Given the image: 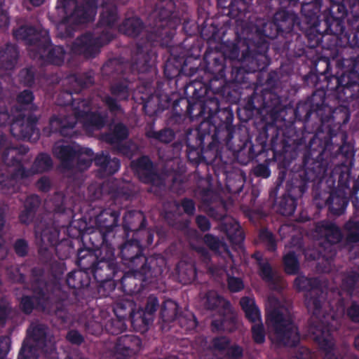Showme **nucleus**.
<instances>
[{"label":"nucleus","mask_w":359,"mask_h":359,"mask_svg":"<svg viewBox=\"0 0 359 359\" xmlns=\"http://www.w3.org/2000/svg\"><path fill=\"white\" fill-rule=\"evenodd\" d=\"M175 2L172 0H161L156 4L151 30L146 34L144 43H137L133 51L130 60L119 62L117 59H110L102 66L103 74L117 78L109 86L110 94L101 96L103 104L112 114L122 111L121 102L128 101L135 88L133 83L137 80L135 87L142 94L140 100L144 113L152 115L151 102L154 98V79L156 74L154 65L156 55L149 48L152 46L170 47L180 19L174 15Z\"/></svg>","instance_id":"obj_1"},{"label":"nucleus","mask_w":359,"mask_h":359,"mask_svg":"<svg viewBox=\"0 0 359 359\" xmlns=\"http://www.w3.org/2000/svg\"><path fill=\"white\" fill-rule=\"evenodd\" d=\"M316 117L319 124L315 133L306 130L309 126L304 122V118L298 119L302 126L299 129L290 126L285 135H290L288 144L292 149L297 151L298 156L302 157L305 165L311 170H316L320 163L325 169L322 180L327 172L329 162L338 155L345 158H349L354 154V147L347 142L348 135L344 131L339 130L343 125L350 120V113L348 109L342 107L334 111V114L329 113L328 107H316ZM310 121V119L309 120Z\"/></svg>","instance_id":"obj_2"},{"label":"nucleus","mask_w":359,"mask_h":359,"mask_svg":"<svg viewBox=\"0 0 359 359\" xmlns=\"http://www.w3.org/2000/svg\"><path fill=\"white\" fill-rule=\"evenodd\" d=\"M277 135L271 140V148L275 160L278 163V175L274 187L269 191V198L274 200L276 211L283 216L294 214L297 199L308 190L311 182H321L325 169L318 163L315 170L305 165L303 161L299 165L295 164L290 171V179L286 183L284 193L277 198L280 189L286 179L287 171L293 161L299 157L297 151L292 149L287 141L277 142Z\"/></svg>","instance_id":"obj_3"},{"label":"nucleus","mask_w":359,"mask_h":359,"mask_svg":"<svg viewBox=\"0 0 359 359\" xmlns=\"http://www.w3.org/2000/svg\"><path fill=\"white\" fill-rule=\"evenodd\" d=\"M278 81V74L276 72H271L268 74L265 84L269 88L262 89L260 93L254 91L248 97L243 110L246 114L247 119H251L255 115L261 116L260 121L256 124L262 125L260 133L257 137V142L262 151L264 149V143L269 133L273 134L272 139L277 135V142L288 141L289 136L285 135L286 129L290 126L296 127L293 122L289 124L283 123L285 119L283 114L285 107L282 104L280 97L273 91Z\"/></svg>","instance_id":"obj_4"},{"label":"nucleus","mask_w":359,"mask_h":359,"mask_svg":"<svg viewBox=\"0 0 359 359\" xmlns=\"http://www.w3.org/2000/svg\"><path fill=\"white\" fill-rule=\"evenodd\" d=\"M346 4L341 0H313L304 2L301 6L306 23L311 25L307 28L308 45L309 48H316L320 45L325 35L344 41L347 45V37L351 32H346L345 22L348 15Z\"/></svg>","instance_id":"obj_5"},{"label":"nucleus","mask_w":359,"mask_h":359,"mask_svg":"<svg viewBox=\"0 0 359 359\" xmlns=\"http://www.w3.org/2000/svg\"><path fill=\"white\" fill-rule=\"evenodd\" d=\"M310 25L302 14L300 20L294 12L281 8L274 13L272 21L265 24L262 29L256 28L254 37H262L269 43V39L273 40L272 48L280 57H299L305 52L304 48L295 51L298 43L301 44L302 35L309 47L306 30Z\"/></svg>","instance_id":"obj_6"},{"label":"nucleus","mask_w":359,"mask_h":359,"mask_svg":"<svg viewBox=\"0 0 359 359\" xmlns=\"http://www.w3.org/2000/svg\"><path fill=\"white\" fill-rule=\"evenodd\" d=\"M336 66L346 67L345 82L342 83L337 98L339 104V106L332 108L325 104V91L318 90L313 93L310 104L305 103L297 106L294 110L296 119H302V117H303L305 123H307L311 116H316V109L317 106L320 107V108L328 107L329 113H332V114H334V111L342 107H346L350 114L351 107L354 109L359 107V55L339 59L337 61Z\"/></svg>","instance_id":"obj_7"},{"label":"nucleus","mask_w":359,"mask_h":359,"mask_svg":"<svg viewBox=\"0 0 359 359\" xmlns=\"http://www.w3.org/2000/svg\"><path fill=\"white\" fill-rule=\"evenodd\" d=\"M294 287L299 292H306L305 305L308 311L312 314L309 321V332L313 336L320 349L325 352L324 359H339L334 353V344L330 330L319 319L327 298V293L322 288L320 280L318 278L298 276L294 279Z\"/></svg>","instance_id":"obj_8"},{"label":"nucleus","mask_w":359,"mask_h":359,"mask_svg":"<svg viewBox=\"0 0 359 359\" xmlns=\"http://www.w3.org/2000/svg\"><path fill=\"white\" fill-rule=\"evenodd\" d=\"M45 272L41 267L31 270V290L32 295L23 294L19 299V309L25 315L34 310L52 311L62 323H67L69 313L66 305L69 303L68 294L56 284L50 288L45 281Z\"/></svg>","instance_id":"obj_9"},{"label":"nucleus","mask_w":359,"mask_h":359,"mask_svg":"<svg viewBox=\"0 0 359 359\" xmlns=\"http://www.w3.org/2000/svg\"><path fill=\"white\" fill-rule=\"evenodd\" d=\"M90 275L89 271L81 269L72 271L67 274L65 281L67 286L74 290L72 291L74 299L66 292L69 300L66 307L69 304H75L78 313L81 315L80 320L86 329L90 330L91 327H95V332L92 333L97 334L102 330V326L99 322L100 318L97 316L100 309L95 308V298L90 294ZM66 311H67V308Z\"/></svg>","instance_id":"obj_10"},{"label":"nucleus","mask_w":359,"mask_h":359,"mask_svg":"<svg viewBox=\"0 0 359 359\" xmlns=\"http://www.w3.org/2000/svg\"><path fill=\"white\" fill-rule=\"evenodd\" d=\"M147 224V219L141 211H129L123 217V229L126 241L120 246L119 256L128 269L156 267L157 260L147 257L138 233Z\"/></svg>","instance_id":"obj_11"},{"label":"nucleus","mask_w":359,"mask_h":359,"mask_svg":"<svg viewBox=\"0 0 359 359\" xmlns=\"http://www.w3.org/2000/svg\"><path fill=\"white\" fill-rule=\"evenodd\" d=\"M243 44L246 49L241 54V66L231 64L229 81L231 84L243 86L241 88H248L252 83L250 75L266 70L271 63V58L267 55L269 43L262 37L245 39Z\"/></svg>","instance_id":"obj_12"},{"label":"nucleus","mask_w":359,"mask_h":359,"mask_svg":"<svg viewBox=\"0 0 359 359\" xmlns=\"http://www.w3.org/2000/svg\"><path fill=\"white\" fill-rule=\"evenodd\" d=\"M13 37L28 46L29 55L34 60L55 66L65 63L67 51L62 46L52 44L48 31H39L32 25H22L13 31Z\"/></svg>","instance_id":"obj_13"},{"label":"nucleus","mask_w":359,"mask_h":359,"mask_svg":"<svg viewBox=\"0 0 359 359\" xmlns=\"http://www.w3.org/2000/svg\"><path fill=\"white\" fill-rule=\"evenodd\" d=\"M226 55L218 50L207 49L200 68L190 67V76L197 74L193 81H203L215 94H229L228 81L226 79Z\"/></svg>","instance_id":"obj_14"},{"label":"nucleus","mask_w":359,"mask_h":359,"mask_svg":"<svg viewBox=\"0 0 359 359\" xmlns=\"http://www.w3.org/2000/svg\"><path fill=\"white\" fill-rule=\"evenodd\" d=\"M107 118V115L98 111H92L89 102L83 99L78 102V107L74 108V115H53L49 125L53 133H59L67 137L70 135V130L77 122L81 123L87 130H100L105 126Z\"/></svg>","instance_id":"obj_15"},{"label":"nucleus","mask_w":359,"mask_h":359,"mask_svg":"<svg viewBox=\"0 0 359 359\" xmlns=\"http://www.w3.org/2000/svg\"><path fill=\"white\" fill-rule=\"evenodd\" d=\"M230 86H228L229 94L224 95L227 98L231 96ZM184 93L191 95L192 99H181L176 102L175 107L179 103L182 104L189 114H193V110H197L196 120L210 119L215 116L219 108V100L212 90L206 86L203 81H190L184 87ZM223 97V95L218 94Z\"/></svg>","instance_id":"obj_16"},{"label":"nucleus","mask_w":359,"mask_h":359,"mask_svg":"<svg viewBox=\"0 0 359 359\" xmlns=\"http://www.w3.org/2000/svg\"><path fill=\"white\" fill-rule=\"evenodd\" d=\"M256 128L257 133L255 135V141H251L248 135H245L243 140H241V144H238V149L236 151V156L238 161L242 165H247L250 161L257 158H260L259 160H261L262 156L266 158L264 163H258L252 168V173L257 177L267 179L271 174L269 165V163L271 160L273 159L276 161L278 166V163L274 158L273 152L271 146L273 134L271 132L269 133L264 143L262 144L265 146L264 149L262 151H259V147L257 148V145H259L257 142V137L260 133L262 125L256 124Z\"/></svg>","instance_id":"obj_17"},{"label":"nucleus","mask_w":359,"mask_h":359,"mask_svg":"<svg viewBox=\"0 0 359 359\" xmlns=\"http://www.w3.org/2000/svg\"><path fill=\"white\" fill-rule=\"evenodd\" d=\"M116 259V257H107L104 254L84 247L78 250L76 263L81 269L89 271L97 283L104 286L107 283L111 285L119 271Z\"/></svg>","instance_id":"obj_18"},{"label":"nucleus","mask_w":359,"mask_h":359,"mask_svg":"<svg viewBox=\"0 0 359 359\" xmlns=\"http://www.w3.org/2000/svg\"><path fill=\"white\" fill-rule=\"evenodd\" d=\"M24 155H20L19 164H16L11 175H6L0 168V191L3 194L11 195L17 193L20 189L19 180L48 171L53 167L50 156L46 153H40L36 157L32 167L27 169L22 162Z\"/></svg>","instance_id":"obj_19"},{"label":"nucleus","mask_w":359,"mask_h":359,"mask_svg":"<svg viewBox=\"0 0 359 359\" xmlns=\"http://www.w3.org/2000/svg\"><path fill=\"white\" fill-rule=\"evenodd\" d=\"M266 319L273 329V341L275 344L288 348H294L299 345V328L292 317L285 315L281 308L268 309L266 311Z\"/></svg>","instance_id":"obj_20"},{"label":"nucleus","mask_w":359,"mask_h":359,"mask_svg":"<svg viewBox=\"0 0 359 359\" xmlns=\"http://www.w3.org/2000/svg\"><path fill=\"white\" fill-rule=\"evenodd\" d=\"M38 121L39 117L36 114L16 112L14 107L10 109L0 107V127L9 126L11 135L17 139L30 142L39 140Z\"/></svg>","instance_id":"obj_21"},{"label":"nucleus","mask_w":359,"mask_h":359,"mask_svg":"<svg viewBox=\"0 0 359 359\" xmlns=\"http://www.w3.org/2000/svg\"><path fill=\"white\" fill-rule=\"evenodd\" d=\"M234 114L230 107L218 110L210 119L202 120L197 127L212 140L213 144H229L236 133V126L233 124Z\"/></svg>","instance_id":"obj_22"},{"label":"nucleus","mask_w":359,"mask_h":359,"mask_svg":"<svg viewBox=\"0 0 359 359\" xmlns=\"http://www.w3.org/2000/svg\"><path fill=\"white\" fill-rule=\"evenodd\" d=\"M95 83V73L93 70L83 72H77L67 76L63 81V88L57 97V104L60 106H71L72 114L75 107H78L76 100L73 97L74 94H79L85 89L93 86Z\"/></svg>","instance_id":"obj_23"},{"label":"nucleus","mask_w":359,"mask_h":359,"mask_svg":"<svg viewBox=\"0 0 359 359\" xmlns=\"http://www.w3.org/2000/svg\"><path fill=\"white\" fill-rule=\"evenodd\" d=\"M162 273L161 266L129 269L121 279V287L128 295L139 294L149 285L155 283Z\"/></svg>","instance_id":"obj_24"},{"label":"nucleus","mask_w":359,"mask_h":359,"mask_svg":"<svg viewBox=\"0 0 359 359\" xmlns=\"http://www.w3.org/2000/svg\"><path fill=\"white\" fill-rule=\"evenodd\" d=\"M205 306L208 310H217L219 312L218 318H215L211 322L213 332H231L234 330L236 318L231 313V304L228 300L215 292H208L205 297Z\"/></svg>","instance_id":"obj_25"},{"label":"nucleus","mask_w":359,"mask_h":359,"mask_svg":"<svg viewBox=\"0 0 359 359\" xmlns=\"http://www.w3.org/2000/svg\"><path fill=\"white\" fill-rule=\"evenodd\" d=\"M99 4L100 0H85L80 4L76 0H59L56 8L62 9L64 22L81 25L94 20Z\"/></svg>","instance_id":"obj_26"},{"label":"nucleus","mask_w":359,"mask_h":359,"mask_svg":"<svg viewBox=\"0 0 359 359\" xmlns=\"http://www.w3.org/2000/svg\"><path fill=\"white\" fill-rule=\"evenodd\" d=\"M211 142L212 140H209L197 127L188 128L184 139L188 161L198 165L205 161V154L211 152L216 155L219 145L216 143L210 145Z\"/></svg>","instance_id":"obj_27"},{"label":"nucleus","mask_w":359,"mask_h":359,"mask_svg":"<svg viewBox=\"0 0 359 359\" xmlns=\"http://www.w3.org/2000/svg\"><path fill=\"white\" fill-rule=\"evenodd\" d=\"M114 38V34L105 29L99 34L86 32L74 40L71 51L74 55H81L86 59L94 58L100 52L101 48L108 44Z\"/></svg>","instance_id":"obj_28"},{"label":"nucleus","mask_w":359,"mask_h":359,"mask_svg":"<svg viewBox=\"0 0 359 359\" xmlns=\"http://www.w3.org/2000/svg\"><path fill=\"white\" fill-rule=\"evenodd\" d=\"M29 339L23 341L19 351L18 359H38L39 351L46 352L47 327L43 324L34 326L32 331L28 330Z\"/></svg>","instance_id":"obj_29"},{"label":"nucleus","mask_w":359,"mask_h":359,"mask_svg":"<svg viewBox=\"0 0 359 359\" xmlns=\"http://www.w3.org/2000/svg\"><path fill=\"white\" fill-rule=\"evenodd\" d=\"M311 234L315 240L330 245L340 243L343 238L341 229L334 222L327 219L315 222Z\"/></svg>","instance_id":"obj_30"},{"label":"nucleus","mask_w":359,"mask_h":359,"mask_svg":"<svg viewBox=\"0 0 359 359\" xmlns=\"http://www.w3.org/2000/svg\"><path fill=\"white\" fill-rule=\"evenodd\" d=\"M29 148L24 145L11 146L7 136L0 130V159L8 167L15 168L21 154H26Z\"/></svg>","instance_id":"obj_31"},{"label":"nucleus","mask_w":359,"mask_h":359,"mask_svg":"<svg viewBox=\"0 0 359 359\" xmlns=\"http://www.w3.org/2000/svg\"><path fill=\"white\" fill-rule=\"evenodd\" d=\"M131 167L144 184H155L160 180L156 166L148 156L143 155L133 160L131 162Z\"/></svg>","instance_id":"obj_32"},{"label":"nucleus","mask_w":359,"mask_h":359,"mask_svg":"<svg viewBox=\"0 0 359 359\" xmlns=\"http://www.w3.org/2000/svg\"><path fill=\"white\" fill-rule=\"evenodd\" d=\"M184 95H185V97H182L178 99H176L175 100H172L170 98V97L168 95H161L160 96H157V95L156 96L154 95V99L156 100L157 107H156V109L155 107L152 110L150 109V111H152V114H153V113L156 112L157 110L163 111V110L167 109L171 107L174 116H181L182 115H184V116H189L192 121H194L195 119L196 120L197 110H193V114H189L187 111V108L182 104L179 103V104H177V107H175L176 102L179 101L180 100H181V99H187V100L192 99V97L191 95H186L185 93H184Z\"/></svg>","instance_id":"obj_33"},{"label":"nucleus","mask_w":359,"mask_h":359,"mask_svg":"<svg viewBox=\"0 0 359 359\" xmlns=\"http://www.w3.org/2000/svg\"><path fill=\"white\" fill-rule=\"evenodd\" d=\"M348 194H341L337 191H333L326 199L323 204L316 202L317 198H314L315 203L318 210H321L324 206L328 208V214L333 216H340L344 213L349 202Z\"/></svg>","instance_id":"obj_34"},{"label":"nucleus","mask_w":359,"mask_h":359,"mask_svg":"<svg viewBox=\"0 0 359 359\" xmlns=\"http://www.w3.org/2000/svg\"><path fill=\"white\" fill-rule=\"evenodd\" d=\"M113 238L106 231L96 227L89 233V241L91 244L90 248L99 252L100 254H104L106 257H115L114 248L111 243Z\"/></svg>","instance_id":"obj_35"},{"label":"nucleus","mask_w":359,"mask_h":359,"mask_svg":"<svg viewBox=\"0 0 359 359\" xmlns=\"http://www.w3.org/2000/svg\"><path fill=\"white\" fill-rule=\"evenodd\" d=\"M142 346L141 339L134 334H124L119 337L114 347L116 355L126 359L138 353Z\"/></svg>","instance_id":"obj_36"},{"label":"nucleus","mask_w":359,"mask_h":359,"mask_svg":"<svg viewBox=\"0 0 359 359\" xmlns=\"http://www.w3.org/2000/svg\"><path fill=\"white\" fill-rule=\"evenodd\" d=\"M34 232L36 241L41 248L46 250L58 243L60 231L53 225L41 222L36 225Z\"/></svg>","instance_id":"obj_37"},{"label":"nucleus","mask_w":359,"mask_h":359,"mask_svg":"<svg viewBox=\"0 0 359 359\" xmlns=\"http://www.w3.org/2000/svg\"><path fill=\"white\" fill-rule=\"evenodd\" d=\"M252 258L256 261L259 269V276L266 283H268L275 290L282 289L280 285V280L275 277L274 270L270 264L269 259L264 257L262 253L256 251L252 255Z\"/></svg>","instance_id":"obj_38"},{"label":"nucleus","mask_w":359,"mask_h":359,"mask_svg":"<svg viewBox=\"0 0 359 359\" xmlns=\"http://www.w3.org/2000/svg\"><path fill=\"white\" fill-rule=\"evenodd\" d=\"M120 211L113 208L102 210L95 219L97 228L106 231L111 237H114V229L118 226Z\"/></svg>","instance_id":"obj_39"},{"label":"nucleus","mask_w":359,"mask_h":359,"mask_svg":"<svg viewBox=\"0 0 359 359\" xmlns=\"http://www.w3.org/2000/svg\"><path fill=\"white\" fill-rule=\"evenodd\" d=\"M81 146L74 144H55L53 149L54 156L60 161L63 168L74 170V161Z\"/></svg>","instance_id":"obj_40"},{"label":"nucleus","mask_w":359,"mask_h":359,"mask_svg":"<svg viewBox=\"0 0 359 359\" xmlns=\"http://www.w3.org/2000/svg\"><path fill=\"white\" fill-rule=\"evenodd\" d=\"M322 62L324 64L325 69L323 72H320L317 68L316 71L318 73L321 74L322 75H324L326 79V89L328 91H331L334 93V95L335 98H337L338 96V92H339L340 88L341 87L342 83L345 82L344 78H346V67H337L341 71L340 75H330L327 76L326 74L328 73V70L330 68V62L327 59L325 58L323 60H320L318 63ZM337 74H339V72H337Z\"/></svg>","instance_id":"obj_41"},{"label":"nucleus","mask_w":359,"mask_h":359,"mask_svg":"<svg viewBox=\"0 0 359 359\" xmlns=\"http://www.w3.org/2000/svg\"><path fill=\"white\" fill-rule=\"evenodd\" d=\"M94 163L107 176L114 175L121 168V161L116 157L112 158L108 152L104 151L95 155Z\"/></svg>","instance_id":"obj_42"},{"label":"nucleus","mask_w":359,"mask_h":359,"mask_svg":"<svg viewBox=\"0 0 359 359\" xmlns=\"http://www.w3.org/2000/svg\"><path fill=\"white\" fill-rule=\"evenodd\" d=\"M41 204V200L38 195L32 194L28 196L23 203L22 210L19 213V222L25 225L32 224Z\"/></svg>","instance_id":"obj_43"},{"label":"nucleus","mask_w":359,"mask_h":359,"mask_svg":"<svg viewBox=\"0 0 359 359\" xmlns=\"http://www.w3.org/2000/svg\"><path fill=\"white\" fill-rule=\"evenodd\" d=\"M102 11L98 25L102 27H113L118 19L117 6L110 0H100Z\"/></svg>","instance_id":"obj_44"},{"label":"nucleus","mask_w":359,"mask_h":359,"mask_svg":"<svg viewBox=\"0 0 359 359\" xmlns=\"http://www.w3.org/2000/svg\"><path fill=\"white\" fill-rule=\"evenodd\" d=\"M188 57L184 55L174 56L173 58H169L165 63L163 67L164 76L168 79L172 80L182 74H186Z\"/></svg>","instance_id":"obj_45"},{"label":"nucleus","mask_w":359,"mask_h":359,"mask_svg":"<svg viewBox=\"0 0 359 359\" xmlns=\"http://www.w3.org/2000/svg\"><path fill=\"white\" fill-rule=\"evenodd\" d=\"M18 47L7 43L0 48V69L11 70L15 67L19 57Z\"/></svg>","instance_id":"obj_46"},{"label":"nucleus","mask_w":359,"mask_h":359,"mask_svg":"<svg viewBox=\"0 0 359 359\" xmlns=\"http://www.w3.org/2000/svg\"><path fill=\"white\" fill-rule=\"evenodd\" d=\"M222 229L232 245L238 248L243 247L245 236L238 222L232 220L229 222H224L222 224Z\"/></svg>","instance_id":"obj_47"},{"label":"nucleus","mask_w":359,"mask_h":359,"mask_svg":"<svg viewBox=\"0 0 359 359\" xmlns=\"http://www.w3.org/2000/svg\"><path fill=\"white\" fill-rule=\"evenodd\" d=\"M144 29L143 21L137 16L125 18L118 27L121 33L132 38L137 37Z\"/></svg>","instance_id":"obj_48"},{"label":"nucleus","mask_w":359,"mask_h":359,"mask_svg":"<svg viewBox=\"0 0 359 359\" xmlns=\"http://www.w3.org/2000/svg\"><path fill=\"white\" fill-rule=\"evenodd\" d=\"M34 95L31 90L26 89L20 92L17 96V105L14 106L16 112L25 114H35L38 107L33 103Z\"/></svg>","instance_id":"obj_49"},{"label":"nucleus","mask_w":359,"mask_h":359,"mask_svg":"<svg viewBox=\"0 0 359 359\" xmlns=\"http://www.w3.org/2000/svg\"><path fill=\"white\" fill-rule=\"evenodd\" d=\"M248 13V6L245 0H231L226 12L230 18L241 24L245 21Z\"/></svg>","instance_id":"obj_50"},{"label":"nucleus","mask_w":359,"mask_h":359,"mask_svg":"<svg viewBox=\"0 0 359 359\" xmlns=\"http://www.w3.org/2000/svg\"><path fill=\"white\" fill-rule=\"evenodd\" d=\"M337 176V189L335 190L341 194H350L352 191L349 184L351 180V170L346 166H337L332 172L331 177Z\"/></svg>","instance_id":"obj_51"},{"label":"nucleus","mask_w":359,"mask_h":359,"mask_svg":"<svg viewBox=\"0 0 359 359\" xmlns=\"http://www.w3.org/2000/svg\"><path fill=\"white\" fill-rule=\"evenodd\" d=\"M94 157L95 154L91 149L81 147L74 161L73 170L83 172L88 170L93 161L94 162Z\"/></svg>","instance_id":"obj_52"},{"label":"nucleus","mask_w":359,"mask_h":359,"mask_svg":"<svg viewBox=\"0 0 359 359\" xmlns=\"http://www.w3.org/2000/svg\"><path fill=\"white\" fill-rule=\"evenodd\" d=\"M240 305L245 313V318L251 323L262 321L261 311L256 305L254 299L249 297H243L240 300Z\"/></svg>","instance_id":"obj_53"},{"label":"nucleus","mask_w":359,"mask_h":359,"mask_svg":"<svg viewBox=\"0 0 359 359\" xmlns=\"http://www.w3.org/2000/svg\"><path fill=\"white\" fill-rule=\"evenodd\" d=\"M130 322L132 327L137 332H144L148 330L149 326L153 323L152 317L147 316L140 308L137 311H134L128 320Z\"/></svg>","instance_id":"obj_54"},{"label":"nucleus","mask_w":359,"mask_h":359,"mask_svg":"<svg viewBox=\"0 0 359 359\" xmlns=\"http://www.w3.org/2000/svg\"><path fill=\"white\" fill-rule=\"evenodd\" d=\"M255 34H252L251 37L247 36L241 39L239 35L236 36V43H231L230 45L226 46L225 47L224 51L222 53L226 55V63L229 62L231 64H233L234 61H237V62H241V59L238 60L240 55V49L242 48V52L243 50L246 49V46L243 44V41L245 39H253Z\"/></svg>","instance_id":"obj_55"},{"label":"nucleus","mask_w":359,"mask_h":359,"mask_svg":"<svg viewBox=\"0 0 359 359\" xmlns=\"http://www.w3.org/2000/svg\"><path fill=\"white\" fill-rule=\"evenodd\" d=\"M66 269L65 263L62 260H52L48 264V271L53 278V280L49 281L45 280V281L50 285V288H52L53 285L58 284L60 290L65 291L62 288L60 280H62Z\"/></svg>","instance_id":"obj_56"},{"label":"nucleus","mask_w":359,"mask_h":359,"mask_svg":"<svg viewBox=\"0 0 359 359\" xmlns=\"http://www.w3.org/2000/svg\"><path fill=\"white\" fill-rule=\"evenodd\" d=\"M129 136V130L126 126L123 123H117L114 126L110 133L104 136L105 141L110 144L120 143L126 140Z\"/></svg>","instance_id":"obj_57"},{"label":"nucleus","mask_w":359,"mask_h":359,"mask_svg":"<svg viewBox=\"0 0 359 359\" xmlns=\"http://www.w3.org/2000/svg\"><path fill=\"white\" fill-rule=\"evenodd\" d=\"M178 304L172 300L165 301L161 305L160 318L164 323H172L177 318Z\"/></svg>","instance_id":"obj_58"},{"label":"nucleus","mask_w":359,"mask_h":359,"mask_svg":"<svg viewBox=\"0 0 359 359\" xmlns=\"http://www.w3.org/2000/svg\"><path fill=\"white\" fill-rule=\"evenodd\" d=\"M135 309L136 304L133 301L121 300L116 303L113 311L116 317L126 321L128 320Z\"/></svg>","instance_id":"obj_59"},{"label":"nucleus","mask_w":359,"mask_h":359,"mask_svg":"<svg viewBox=\"0 0 359 359\" xmlns=\"http://www.w3.org/2000/svg\"><path fill=\"white\" fill-rule=\"evenodd\" d=\"M343 228L346 232V241L348 244L359 242V220L351 218L345 222Z\"/></svg>","instance_id":"obj_60"},{"label":"nucleus","mask_w":359,"mask_h":359,"mask_svg":"<svg viewBox=\"0 0 359 359\" xmlns=\"http://www.w3.org/2000/svg\"><path fill=\"white\" fill-rule=\"evenodd\" d=\"M284 271L288 275H296L299 271V262L296 253L290 251L283 257Z\"/></svg>","instance_id":"obj_61"},{"label":"nucleus","mask_w":359,"mask_h":359,"mask_svg":"<svg viewBox=\"0 0 359 359\" xmlns=\"http://www.w3.org/2000/svg\"><path fill=\"white\" fill-rule=\"evenodd\" d=\"M198 29L201 38L205 41H217L220 39L218 27L213 23L209 25L207 20H204L201 25L198 26Z\"/></svg>","instance_id":"obj_62"},{"label":"nucleus","mask_w":359,"mask_h":359,"mask_svg":"<svg viewBox=\"0 0 359 359\" xmlns=\"http://www.w3.org/2000/svg\"><path fill=\"white\" fill-rule=\"evenodd\" d=\"M146 136L148 138L154 139L163 143H170L175 137V133L173 130L169 128H165L158 131L149 130L146 132Z\"/></svg>","instance_id":"obj_63"},{"label":"nucleus","mask_w":359,"mask_h":359,"mask_svg":"<svg viewBox=\"0 0 359 359\" xmlns=\"http://www.w3.org/2000/svg\"><path fill=\"white\" fill-rule=\"evenodd\" d=\"M359 280V272L357 271H347L343 275L341 280V289L346 293L351 294Z\"/></svg>","instance_id":"obj_64"}]
</instances>
